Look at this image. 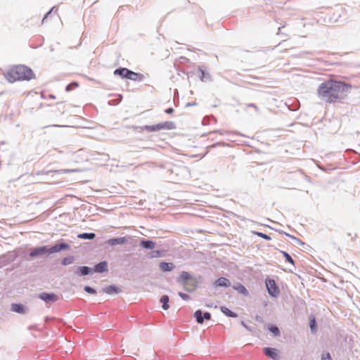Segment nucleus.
<instances>
[{
    "instance_id": "nucleus-42",
    "label": "nucleus",
    "mask_w": 360,
    "mask_h": 360,
    "mask_svg": "<svg viewBox=\"0 0 360 360\" xmlns=\"http://www.w3.org/2000/svg\"><path fill=\"white\" fill-rule=\"evenodd\" d=\"M174 110L173 108L170 107L165 110V112L168 115H171L174 112Z\"/></svg>"
},
{
    "instance_id": "nucleus-44",
    "label": "nucleus",
    "mask_w": 360,
    "mask_h": 360,
    "mask_svg": "<svg viewBox=\"0 0 360 360\" xmlns=\"http://www.w3.org/2000/svg\"><path fill=\"white\" fill-rule=\"evenodd\" d=\"M247 108H254L256 111H258V107L255 103H248L246 105Z\"/></svg>"
},
{
    "instance_id": "nucleus-36",
    "label": "nucleus",
    "mask_w": 360,
    "mask_h": 360,
    "mask_svg": "<svg viewBox=\"0 0 360 360\" xmlns=\"http://www.w3.org/2000/svg\"><path fill=\"white\" fill-rule=\"evenodd\" d=\"M321 360H333V358L330 352H326L321 354Z\"/></svg>"
},
{
    "instance_id": "nucleus-49",
    "label": "nucleus",
    "mask_w": 360,
    "mask_h": 360,
    "mask_svg": "<svg viewBox=\"0 0 360 360\" xmlns=\"http://www.w3.org/2000/svg\"><path fill=\"white\" fill-rule=\"evenodd\" d=\"M49 98H51V99H55L56 98V96H54L53 94H49Z\"/></svg>"
},
{
    "instance_id": "nucleus-30",
    "label": "nucleus",
    "mask_w": 360,
    "mask_h": 360,
    "mask_svg": "<svg viewBox=\"0 0 360 360\" xmlns=\"http://www.w3.org/2000/svg\"><path fill=\"white\" fill-rule=\"evenodd\" d=\"M164 256V251L162 250H153L148 255L149 258H160Z\"/></svg>"
},
{
    "instance_id": "nucleus-16",
    "label": "nucleus",
    "mask_w": 360,
    "mask_h": 360,
    "mask_svg": "<svg viewBox=\"0 0 360 360\" xmlns=\"http://www.w3.org/2000/svg\"><path fill=\"white\" fill-rule=\"evenodd\" d=\"M102 291L108 295H117L120 293L122 290L116 285L111 284L103 288Z\"/></svg>"
},
{
    "instance_id": "nucleus-18",
    "label": "nucleus",
    "mask_w": 360,
    "mask_h": 360,
    "mask_svg": "<svg viewBox=\"0 0 360 360\" xmlns=\"http://www.w3.org/2000/svg\"><path fill=\"white\" fill-rule=\"evenodd\" d=\"M233 289L237 291L240 295L248 297L249 295V291L244 285L240 283H236L232 286Z\"/></svg>"
},
{
    "instance_id": "nucleus-21",
    "label": "nucleus",
    "mask_w": 360,
    "mask_h": 360,
    "mask_svg": "<svg viewBox=\"0 0 360 360\" xmlns=\"http://www.w3.org/2000/svg\"><path fill=\"white\" fill-rule=\"evenodd\" d=\"M159 130H172L175 129L176 126L174 122L166 121L164 122L158 123Z\"/></svg>"
},
{
    "instance_id": "nucleus-5",
    "label": "nucleus",
    "mask_w": 360,
    "mask_h": 360,
    "mask_svg": "<svg viewBox=\"0 0 360 360\" xmlns=\"http://www.w3.org/2000/svg\"><path fill=\"white\" fill-rule=\"evenodd\" d=\"M266 290L270 297L277 298L280 295V289L274 279L267 277L265 279Z\"/></svg>"
},
{
    "instance_id": "nucleus-26",
    "label": "nucleus",
    "mask_w": 360,
    "mask_h": 360,
    "mask_svg": "<svg viewBox=\"0 0 360 360\" xmlns=\"http://www.w3.org/2000/svg\"><path fill=\"white\" fill-rule=\"evenodd\" d=\"M344 8L342 7L339 8L335 13L333 14V15L329 18V21L330 22H338L339 21V18L342 15V13H343Z\"/></svg>"
},
{
    "instance_id": "nucleus-27",
    "label": "nucleus",
    "mask_w": 360,
    "mask_h": 360,
    "mask_svg": "<svg viewBox=\"0 0 360 360\" xmlns=\"http://www.w3.org/2000/svg\"><path fill=\"white\" fill-rule=\"evenodd\" d=\"M160 302L162 304L163 310H167L169 308V297L167 295H163L160 297Z\"/></svg>"
},
{
    "instance_id": "nucleus-48",
    "label": "nucleus",
    "mask_w": 360,
    "mask_h": 360,
    "mask_svg": "<svg viewBox=\"0 0 360 360\" xmlns=\"http://www.w3.org/2000/svg\"><path fill=\"white\" fill-rule=\"evenodd\" d=\"M197 103L195 102H193V103H186V107H188V106H194V105H196Z\"/></svg>"
},
{
    "instance_id": "nucleus-6",
    "label": "nucleus",
    "mask_w": 360,
    "mask_h": 360,
    "mask_svg": "<svg viewBox=\"0 0 360 360\" xmlns=\"http://www.w3.org/2000/svg\"><path fill=\"white\" fill-rule=\"evenodd\" d=\"M71 270L78 277H82L93 274L91 267L88 266H75L71 268Z\"/></svg>"
},
{
    "instance_id": "nucleus-38",
    "label": "nucleus",
    "mask_w": 360,
    "mask_h": 360,
    "mask_svg": "<svg viewBox=\"0 0 360 360\" xmlns=\"http://www.w3.org/2000/svg\"><path fill=\"white\" fill-rule=\"evenodd\" d=\"M56 6H53L47 13H46L41 20V22L43 23L44 21L48 18V17L51 14V13L53 11V10L56 8Z\"/></svg>"
},
{
    "instance_id": "nucleus-34",
    "label": "nucleus",
    "mask_w": 360,
    "mask_h": 360,
    "mask_svg": "<svg viewBox=\"0 0 360 360\" xmlns=\"http://www.w3.org/2000/svg\"><path fill=\"white\" fill-rule=\"evenodd\" d=\"M84 291L90 295H96L97 293L96 289L89 285H85Z\"/></svg>"
},
{
    "instance_id": "nucleus-53",
    "label": "nucleus",
    "mask_w": 360,
    "mask_h": 360,
    "mask_svg": "<svg viewBox=\"0 0 360 360\" xmlns=\"http://www.w3.org/2000/svg\"><path fill=\"white\" fill-rule=\"evenodd\" d=\"M104 155H105L106 158H108V155L105 154Z\"/></svg>"
},
{
    "instance_id": "nucleus-25",
    "label": "nucleus",
    "mask_w": 360,
    "mask_h": 360,
    "mask_svg": "<svg viewBox=\"0 0 360 360\" xmlns=\"http://www.w3.org/2000/svg\"><path fill=\"white\" fill-rule=\"evenodd\" d=\"M266 329L269 332L273 334L274 336L278 337L281 335V331L277 325L274 323L268 324Z\"/></svg>"
},
{
    "instance_id": "nucleus-11",
    "label": "nucleus",
    "mask_w": 360,
    "mask_h": 360,
    "mask_svg": "<svg viewBox=\"0 0 360 360\" xmlns=\"http://www.w3.org/2000/svg\"><path fill=\"white\" fill-rule=\"evenodd\" d=\"M131 72V70L127 68L119 67L114 70L113 74L116 76L120 77L122 79H129Z\"/></svg>"
},
{
    "instance_id": "nucleus-47",
    "label": "nucleus",
    "mask_w": 360,
    "mask_h": 360,
    "mask_svg": "<svg viewBox=\"0 0 360 360\" xmlns=\"http://www.w3.org/2000/svg\"><path fill=\"white\" fill-rule=\"evenodd\" d=\"M234 135H238V136H245L244 134H241L240 132L239 131H233L232 132Z\"/></svg>"
},
{
    "instance_id": "nucleus-45",
    "label": "nucleus",
    "mask_w": 360,
    "mask_h": 360,
    "mask_svg": "<svg viewBox=\"0 0 360 360\" xmlns=\"http://www.w3.org/2000/svg\"><path fill=\"white\" fill-rule=\"evenodd\" d=\"M255 320H256V321H257L259 323H263L264 322L263 318L261 316H259V315H256L255 316Z\"/></svg>"
},
{
    "instance_id": "nucleus-23",
    "label": "nucleus",
    "mask_w": 360,
    "mask_h": 360,
    "mask_svg": "<svg viewBox=\"0 0 360 360\" xmlns=\"http://www.w3.org/2000/svg\"><path fill=\"white\" fill-rule=\"evenodd\" d=\"M309 319V326L310 328L311 333L314 335L316 334V333L318 332V324L316 322V317L313 315H311Z\"/></svg>"
},
{
    "instance_id": "nucleus-22",
    "label": "nucleus",
    "mask_w": 360,
    "mask_h": 360,
    "mask_svg": "<svg viewBox=\"0 0 360 360\" xmlns=\"http://www.w3.org/2000/svg\"><path fill=\"white\" fill-rule=\"evenodd\" d=\"M135 128L136 130H138V131H142L143 130H146L148 132L160 131L158 124H153V125H144L142 127H136Z\"/></svg>"
},
{
    "instance_id": "nucleus-33",
    "label": "nucleus",
    "mask_w": 360,
    "mask_h": 360,
    "mask_svg": "<svg viewBox=\"0 0 360 360\" xmlns=\"http://www.w3.org/2000/svg\"><path fill=\"white\" fill-rule=\"evenodd\" d=\"M252 233L253 235L257 236L258 237H260L266 240H271V236L264 233L257 231H252Z\"/></svg>"
},
{
    "instance_id": "nucleus-46",
    "label": "nucleus",
    "mask_w": 360,
    "mask_h": 360,
    "mask_svg": "<svg viewBox=\"0 0 360 360\" xmlns=\"http://www.w3.org/2000/svg\"><path fill=\"white\" fill-rule=\"evenodd\" d=\"M72 170H70V169H61V170H56L54 171L55 172H60V173H68V172H72Z\"/></svg>"
},
{
    "instance_id": "nucleus-4",
    "label": "nucleus",
    "mask_w": 360,
    "mask_h": 360,
    "mask_svg": "<svg viewBox=\"0 0 360 360\" xmlns=\"http://www.w3.org/2000/svg\"><path fill=\"white\" fill-rule=\"evenodd\" d=\"M186 167H179L177 165H170L166 169L168 178L172 182L180 181L181 177L186 173Z\"/></svg>"
},
{
    "instance_id": "nucleus-17",
    "label": "nucleus",
    "mask_w": 360,
    "mask_h": 360,
    "mask_svg": "<svg viewBox=\"0 0 360 360\" xmlns=\"http://www.w3.org/2000/svg\"><path fill=\"white\" fill-rule=\"evenodd\" d=\"M263 352L264 354L273 360H277L278 357L277 349L274 347H264Z\"/></svg>"
},
{
    "instance_id": "nucleus-31",
    "label": "nucleus",
    "mask_w": 360,
    "mask_h": 360,
    "mask_svg": "<svg viewBox=\"0 0 360 360\" xmlns=\"http://www.w3.org/2000/svg\"><path fill=\"white\" fill-rule=\"evenodd\" d=\"M280 252L284 257L285 262L291 264L292 265V266L295 268V262H294L293 259L292 258V257L290 256V255L284 250H281Z\"/></svg>"
},
{
    "instance_id": "nucleus-9",
    "label": "nucleus",
    "mask_w": 360,
    "mask_h": 360,
    "mask_svg": "<svg viewBox=\"0 0 360 360\" xmlns=\"http://www.w3.org/2000/svg\"><path fill=\"white\" fill-rule=\"evenodd\" d=\"M198 70L199 72L198 77L201 82H206L212 80V77L205 65H199Z\"/></svg>"
},
{
    "instance_id": "nucleus-37",
    "label": "nucleus",
    "mask_w": 360,
    "mask_h": 360,
    "mask_svg": "<svg viewBox=\"0 0 360 360\" xmlns=\"http://www.w3.org/2000/svg\"><path fill=\"white\" fill-rule=\"evenodd\" d=\"M292 240L294 241V245L296 246V245H302V246H304L306 244L302 241L300 238L294 236V237H292Z\"/></svg>"
},
{
    "instance_id": "nucleus-50",
    "label": "nucleus",
    "mask_w": 360,
    "mask_h": 360,
    "mask_svg": "<svg viewBox=\"0 0 360 360\" xmlns=\"http://www.w3.org/2000/svg\"><path fill=\"white\" fill-rule=\"evenodd\" d=\"M285 41V40H283V42L279 43V44H278V46H281V44H283Z\"/></svg>"
},
{
    "instance_id": "nucleus-40",
    "label": "nucleus",
    "mask_w": 360,
    "mask_h": 360,
    "mask_svg": "<svg viewBox=\"0 0 360 360\" xmlns=\"http://www.w3.org/2000/svg\"><path fill=\"white\" fill-rule=\"evenodd\" d=\"M240 324L249 332L254 333V328L250 326H248L244 321H241Z\"/></svg>"
},
{
    "instance_id": "nucleus-13",
    "label": "nucleus",
    "mask_w": 360,
    "mask_h": 360,
    "mask_svg": "<svg viewBox=\"0 0 360 360\" xmlns=\"http://www.w3.org/2000/svg\"><path fill=\"white\" fill-rule=\"evenodd\" d=\"M128 242V239L127 236L122 237H113L108 239L106 241V243L110 246H115L117 245H124Z\"/></svg>"
},
{
    "instance_id": "nucleus-29",
    "label": "nucleus",
    "mask_w": 360,
    "mask_h": 360,
    "mask_svg": "<svg viewBox=\"0 0 360 360\" xmlns=\"http://www.w3.org/2000/svg\"><path fill=\"white\" fill-rule=\"evenodd\" d=\"M77 238L83 240H94L96 238V233L93 232L87 233L84 232L79 233Z\"/></svg>"
},
{
    "instance_id": "nucleus-2",
    "label": "nucleus",
    "mask_w": 360,
    "mask_h": 360,
    "mask_svg": "<svg viewBox=\"0 0 360 360\" xmlns=\"http://www.w3.org/2000/svg\"><path fill=\"white\" fill-rule=\"evenodd\" d=\"M5 78L10 83L16 81H30L35 78L32 68L25 65H17L10 68L5 74Z\"/></svg>"
},
{
    "instance_id": "nucleus-12",
    "label": "nucleus",
    "mask_w": 360,
    "mask_h": 360,
    "mask_svg": "<svg viewBox=\"0 0 360 360\" xmlns=\"http://www.w3.org/2000/svg\"><path fill=\"white\" fill-rule=\"evenodd\" d=\"M192 280V274L190 272L186 271H181L179 276L176 279L177 282L182 285H186L190 281Z\"/></svg>"
},
{
    "instance_id": "nucleus-20",
    "label": "nucleus",
    "mask_w": 360,
    "mask_h": 360,
    "mask_svg": "<svg viewBox=\"0 0 360 360\" xmlns=\"http://www.w3.org/2000/svg\"><path fill=\"white\" fill-rule=\"evenodd\" d=\"M214 285L216 287L228 288V287L231 286V281L228 278L222 276V277L217 278L214 281Z\"/></svg>"
},
{
    "instance_id": "nucleus-39",
    "label": "nucleus",
    "mask_w": 360,
    "mask_h": 360,
    "mask_svg": "<svg viewBox=\"0 0 360 360\" xmlns=\"http://www.w3.org/2000/svg\"><path fill=\"white\" fill-rule=\"evenodd\" d=\"M178 295L183 300H188L190 299V296L184 292H179Z\"/></svg>"
},
{
    "instance_id": "nucleus-41",
    "label": "nucleus",
    "mask_w": 360,
    "mask_h": 360,
    "mask_svg": "<svg viewBox=\"0 0 360 360\" xmlns=\"http://www.w3.org/2000/svg\"><path fill=\"white\" fill-rule=\"evenodd\" d=\"M319 1L320 0H311V4L317 8L325 7V6L322 5Z\"/></svg>"
},
{
    "instance_id": "nucleus-24",
    "label": "nucleus",
    "mask_w": 360,
    "mask_h": 360,
    "mask_svg": "<svg viewBox=\"0 0 360 360\" xmlns=\"http://www.w3.org/2000/svg\"><path fill=\"white\" fill-rule=\"evenodd\" d=\"M220 311L223 313L226 316L229 318H236L238 317V314L235 311L231 310L226 306H221Z\"/></svg>"
},
{
    "instance_id": "nucleus-43",
    "label": "nucleus",
    "mask_w": 360,
    "mask_h": 360,
    "mask_svg": "<svg viewBox=\"0 0 360 360\" xmlns=\"http://www.w3.org/2000/svg\"><path fill=\"white\" fill-rule=\"evenodd\" d=\"M276 231H278L279 233H282V234H284L285 236H286L288 238H290L292 239V237H294V236L290 234V233H285V231H281V230H276Z\"/></svg>"
},
{
    "instance_id": "nucleus-32",
    "label": "nucleus",
    "mask_w": 360,
    "mask_h": 360,
    "mask_svg": "<svg viewBox=\"0 0 360 360\" xmlns=\"http://www.w3.org/2000/svg\"><path fill=\"white\" fill-rule=\"evenodd\" d=\"M75 260V257L73 255H69L68 257H64L61 260L60 263L63 266H68L69 264H72Z\"/></svg>"
},
{
    "instance_id": "nucleus-10",
    "label": "nucleus",
    "mask_w": 360,
    "mask_h": 360,
    "mask_svg": "<svg viewBox=\"0 0 360 360\" xmlns=\"http://www.w3.org/2000/svg\"><path fill=\"white\" fill-rule=\"evenodd\" d=\"M93 274L98 273V274H104L107 273L108 269V263L105 260L101 261L96 263L93 267H91Z\"/></svg>"
},
{
    "instance_id": "nucleus-28",
    "label": "nucleus",
    "mask_w": 360,
    "mask_h": 360,
    "mask_svg": "<svg viewBox=\"0 0 360 360\" xmlns=\"http://www.w3.org/2000/svg\"><path fill=\"white\" fill-rule=\"evenodd\" d=\"M145 79V76L140 73L131 70L130 80L134 82H142Z\"/></svg>"
},
{
    "instance_id": "nucleus-8",
    "label": "nucleus",
    "mask_w": 360,
    "mask_h": 360,
    "mask_svg": "<svg viewBox=\"0 0 360 360\" xmlns=\"http://www.w3.org/2000/svg\"><path fill=\"white\" fill-rule=\"evenodd\" d=\"M193 316L199 324H202L205 321L211 319V314L209 311H202L201 309L196 310L193 314Z\"/></svg>"
},
{
    "instance_id": "nucleus-19",
    "label": "nucleus",
    "mask_w": 360,
    "mask_h": 360,
    "mask_svg": "<svg viewBox=\"0 0 360 360\" xmlns=\"http://www.w3.org/2000/svg\"><path fill=\"white\" fill-rule=\"evenodd\" d=\"M175 266L172 262L162 261L159 264L160 269L163 272H170L174 269Z\"/></svg>"
},
{
    "instance_id": "nucleus-14",
    "label": "nucleus",
    "mask_w": 360,
    "mask_h": 360,
    "mask_svg": "<svg viewBox=\"0 0 360 360\" xmlns=\"http://www.w3.org/2000/svg\"><path fill=\"white\" fill-rule=\"evenodd\" d=\"M156 243L152 240L142 238L139 240V246L146 250H153L155 248Z\"/></svg>"
},
{
    "instance_id": "nucleus-1",
    "label": "nucleus",
    "mask_w": 360,
    "mask_h": 360,
    "mask_svg": "<svg viewBox=\"0 0 360 360\" xmlns=\"http://www.w3.org/2000/svg\"><path fill=\"white\" fill-rule=\"evenodd\" d=\"M351 89L352 85L349 84L340 80L328 79L319 85L318 94L327 102L333 103L342 98L339 93H347Z\"/></svg>"
},
{
    "instance_id": "nucleus-35",
    "label": "nucleus",
    "mask_w": 360,
    "mask_h": 360,
    "mask_svg": "<svg viewBox=\"0 0 360 360\" xmlns=\"http://www.w3.org/2000/svg\"><path fill=\"white\" fill-rule=\"evenodd\" d=\"M78 86L79 83L77 82H72L65 86V91L69 92Z\"/></svg>"
},
{
    "instance_id": "nucleus-3",
    "label": "nucleus",
    "mask_w": 360,
    "mask_h": 360,
    "mask_svg": "<svg viewBox=\"0 0 360 360\" xmlns=\"http://www.w3.org/2000/svg\"><path fill=\"white\" fill-rule=\"evenodd\" d=\"M70 248V245L63 240H58L53 245H41L37 246L29 252V256L35 258L41 255L49 256L53 253H58L61 251H66Z\"/></svg>"
},
{
    "instance_id": "nucleus-52",
    "label": "nucleus",
    "mask_w": 360,
    "mask_h": 360,
    "mask_svg": "<svg viewBox=\"0 0 360 360\" xmlns=\"http://www.w3.org/2000/svg\"><path fill=\"white\" fill-rule=\"evenodd\" d=\"M52 127H60V126L57 125V124H54V125H52Z\"/></svg>"
},
{
    "instance_id": "nucleus-51",
    "label": "nucleus",
    "mask_w": 360,
    "mask_h": 360,
    "mask_svg": "<svg viewBox=\"0 0 360 360\" xmlns=\"http://www.w3.org/2000/svg\"><path fill=\"white\" fill-rule=\"evenodd\" d=\"M217 145H219V143H217L213 144V145L212 146V147H214V146H217Z\"/></svg>"
},
{
    "instance_id": "nucleus-7",
    "label": "nucleus",
    "mask_w": 360,
    "mask_h": 360,
    "mask_svg": "<svg viewBox=\"0 0 360 360\" xmlns=\"http://www.w3.org/2000/svg\"><path fill=\"white\" fill-rule=\"evenodd\" d=\"M38 297L46 304L55 303L59 300L58 295L53 292H42Z\"/></svg>"
},
{
    "instance_id": "nucleus-15",
    "label": "nucleus",
    "mask_w": 360,
    "mask_h": 360,
    "mask_svg": "<svg viewBox=\"0 0 360 360\" xmlns=\"http://www.w3.org/2000/svg\"><path fill=\"white\" fill-rule=\"evenodd\" d=\"M11 309L12 311H14L20 314H25L28 311L27 307L25 304L21 303H12Z\"/></svg>"
}]
</instances>
